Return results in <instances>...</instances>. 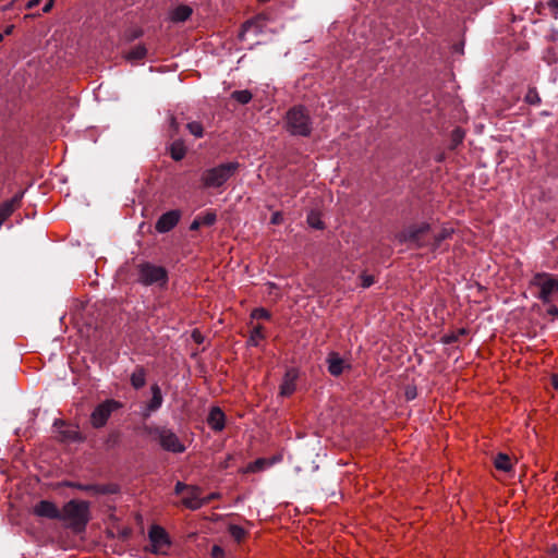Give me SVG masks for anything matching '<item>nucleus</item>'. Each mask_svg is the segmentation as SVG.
Wrapping results in <instances>:
<instances>
[{
  "mask_svg": "<svg viewBox=\"0 0 558 558\" xmlns=\"http://www.w3.org/2000/svg\"><path fill=\"white\" fill-rule=\"evenodd\" d=\"M202 226H213L217 220V215L214 211H207L203 216H198Z\"/></svg>",
  "mask_w": 558,
  "mask_h": 558,
  "instance_id": "7c9ffc66",
  "label": "nucleus"
},
{
  "mask_svg": "<svg viewBox=\"0 0 558 558\" xmlns=\"http://www.w3.org/2000/svg\"><path fill=\"white\" fill-rule=\"evenodd\" d=\"M202 226V223L199 222V219L198 217L194 219V221L191 223V227L190 229L191 230H197L199 227Z\"/></svg>",
  "mask_w": 558,
  "mask_h": 558,
  "instance_id": "37998d69",
  "label": "nucleus"
},
{
  "mask_svg": "<svg viewBox=\"0 0 558 558\" xmlns=\"http://www.w3.org/2000/svg\"><path fill=\"white\" fill-rule=\"evenodd\" d=\"M34 514L48 519H59L60 510L57 506L48 500L39 501L33 509Z\"/></svg>",
  "mask_w": 558,
  "mask_h": 558,
  "instance_id": "f8f14e48",
  "label": "nucleus"
},
{
  "mask_svg": "<svg viewBox=\"0 0 558 558\" xmlns=\"http://www.w3.org/2000/svg\"><path fill=\"white\" fill-rule=\"evenodd\" d=\"M80 488L83 490H86V492L94 493V494H106L109 492L105 486H97V485H84V486H80Z\"/></svg>",
  "mask_w": 558,
  "mask_h": 558,
  "instance_id": "72a5a7b5",
  "label": "nucleus"
},
{
  "mask_svg": "<svg viewBox=\"0 0 558 558\" xmlns=\"http://www.w3.org/2000/svg\"><path fill=\"white\" fill-rule=\"evenodd\" d=\"M202 490L197 486H190L182 498V504L191 510H197L204 506L202 502Z\"/></svg>",
  "mask_w": 558,
  "mask_h": 558,
  "instance_id": "9b49d317",
  "label": "nucleus"
},
{
  "mask_svg": "<svg viewBox=\"0 0 558 558\" xmlns=\"http://www.w3.org/2000/svg\"><path fill=\"white\" fill-rule=\"evenodd\" d=\"M150 391L151 399L147 404L148 413L145 414L146 416H148L150 412L157 411L162 405L163 401L161 389L157 384L151 385Z\"/></svg>",
  "mask_w": 558,
  "mask_h": 558,
  "instance_id": "a211bd4d",
  "label": "nucleus"
},
{
  "mask_svg": "<svg viewBox=\"0 0 558 558\" xmlns=\"http://www.w3.org/2000/svg\"><path fill=\"white\" fill-rule=\"evenodd\" d=\"M181 218V213L177 209L162 214L157 220L155 228L159 233H166L173 229Z\"/></svg>",
  "mask_w": 558,
  "mask_h": 558,
  "instance_id": "9d476101",
  "label": "nucleus"
},
{
  "mask_svg": "<svg viewBox=\"0 0 558 558\" xmlns=\"http://www.w3.org/2000/svg\"><path fill=\"white\" fill-rule=\"evenodd\" d=\"M264 328L262 325H256L253 327L252 331H251V337H250V340L248 342L252 344V345H257L258 344V341L264 339Z\"/></svg>",
  "mask_w": 558,
  "mask_h": 558,
  "instance_id": "a878e982",
  "label": "nucleus"
},
{
  "mask_svg": "<svg viewBox=\"0 0 558 558\" xmlns=\"http://www.w3.org/2000/svg\"><path fill=\"white\" fill-rule=\"evenodd\" d=\"M270 465L266 459L259 458L247 466L248 472H258Z\"/></svg>",
  "mask_w": 558,
  "mask_h": 558,
  "instance_id": "c756f323",
  "label": "nucleus"
},
{
  "mask_svg": "<svg viewBox=\"0 0 558 558\" xmlns=\"http://www.w3.org/2000/svg\"><path fill=\"white\" fill-rule=\"evenodd\" d=\"M551 558H558V554H557V553H555V554L551 556Z\"/></svg>",
  "mask_w": 558,
  "mask_h": 558,
  "instance_id": "864d4df0",
  "label": "nucleus"
},
{
  "mask_svg": "<svg viewBox=\"0 0 558 558\" xmlns=\"http://www.w3.org/2000/svg\"><path fill=\"white\" fill-rule=\"evenodd\" d=\"M231 98L234 99L235 101H238L241 105H246V104H248L252 100L253 95L247 89L234 90L231 94Z\"/></svg>",
  "mask_w": 558,
  "mask_h": 558,
  "instance_id": "393cba45",
  "label": "nucleus"
},
{
  "mask_svg": "<svg viewBox=\"0 0 558 558\" xmlns=\"http://www.w3.org/2000/svg\"><path fill=\"white\" fill-rule=\"evenodd\" d=\"M151 551L157 555H166L171 542L166 530L159 525H153L148 532Z\"/></svg>",
  "mask_w": 558,
  "mask_h": 558,
  "instance_id": "6e6552de",
  "label": "nucleus"
},
{
  "mask_svg": "<svg viewBox=\"0 0 558 558\" xmlns=\"http://www.w3.org/2000/svg\"><path fill=\"white\" fill-rule=\"evenodd\" d=\"M547 314L553 317H558V307L550 303L547 308Z\"/></svg>",
  "mask_w": 558,
  "mask_h": 558,
  "instance_id": "a19ab883",
  "label": "nucleus"
},
{
  "mask_svg": "<svg viewBox=\"0 0 558 558\" xmlns=\"http://www.w3.org/2000/svg\"><path fill=\"white\" fill-rule=\"evenodd\" d=\"M40 0H29L26 3V9H33L39 4Z\"/></svg>",
  "mask_w": 558,
  "mask_h": 558,
  "instance_id": "c03bdc74",
  "label": "nucleus"
},
{
  "mask_svg": "<svg viewBox=\"0 0 558 558\" xmlns=\"http://www.w3.org/2000/svg\"><path fill=\"white\" fill-rule=\"evenodd\" d=\"M160 446L174 453H181L185 451V446L179 439V437L171 429L160 428L157 430Z\"/></svg>",
  "mask_w": 558,
  "mask_h": 558,
  "instance_id": "1a4fd4ad",
  "label": "nucleus"
},
{
  "mask_svg": "<svg viewBox=\"0 0 558 558\" xmlns=\"http://www.w3.org/2000/svg\"><path fill=\"white\" fill-rule=\"evenodd\" d=\"M239 167V162L232 161L206 169L201 175L203 186L205 189L221 187L231 177L235 174Z\"/></svg>",
  "mask_w": 558,
  "mask_h": 558,
  "instance_id": "f03ea898",
  "label": "nucleus"
},
{
  "mask_svg": "<svg viewBox=\"0 0 558 558\" xmlns=\"http://www.w3.org/2000/svg\"><path fill=\"white\" fill-rule=\"evenodd\" d=\"M186 154V148L182 142H174L170 147L171 158L175 161H179L184 158Z\"/></svg>",
  "mask_w": 558,
  "mask_h": 558,
  "instance_id": "b1692460",
  "label": "nucleus"
},
{
  "mask_svg": "<svg viewBox=\"0 0 558 558\" xmlns=\"http://www.w3.org/2000/svg\"><path fill=\"white\" fill-rule=\"evenodd\" d=\"M60 424L63 429L60 430L61 439L64 441H73V442H81L84 440V437L78 430L77 426H65V424L60 421H56L54 425L57 426Z\"/></svg>",
  "mask_w": 558,
  "mask_h": 558,
  "instance_id": "2eb2a0df",
  "label": "nucleus"
},
{
  "mask_svg": "<svg viewBox=\"0 0 558 558\" xmlns=\"http://www.w3.org/2000/svg\"><path fill=\"white\" fill-rule=\"evenodd\" d=\"M282 220H283V217H282L281 213L276 211V213H274V214L271 215L270 222H271L272 225H280V223L282 222Z\"/></svg>",
  "mask_w": 558,
  "mask_h": 558,
  "instance_id": "4c0bfd02",
  "label": "nucleus"
},
{
  "mask_svg": "<svg viewBox=\"0 0 558 558\" xmlns=\"http://www.w3.org/2000/svg\"><path fill=\"white\" fill-rule=\"evenodd\" d=\"M228 530H229L230 535L236 542H241L246 535L245 530L240 525L231 524Z\"/></svg>",
  "mask_w": 558,
  "mask_h": 558,
  "instance_id": "bb28decb",
  "label": "nucleus"
},
{
  "mask_svg": "<svg viewBox=\"0 0 558 558\" xmlns=\"http://www.w3.org/2000/svg\"><path fill=\"white\" fill-rule=\"evenodd\" d=\"M192 14V9L187 5H180L175 8L171 13V20L174 22H184Z\"/></svg>",
  "mask_w": 558,
  "mask_h": 558,
  "instance_id": "4be33fe9",
  "label": "nucleus"
},
{
  "mask_svg": "<svg viewBox=\"0 0 558 558\" xmlns=\"http://www.w3.org/2000/svg\"><path fill=\"white\" fill-rule=\"evenodd\" d=\"M210 555H211V558H223L225 550L220 546L214 545L211 548Z\"/></svg>",
  "mask_w": 558,
  "mask_h": 558,
  "instance_id": "e433bc0d",
  "label": "nucleus"
},
{
  "mask_svg": "<svg viewBox=\"0 0 558 558\" xmlns=\"http://www.w3.org/2000/svg\"><path fill=\"white\" fill-rule=\"evenodd\" d=\"M557 243H558V235H557V236H556V239L553 241V244H554V245H557Z\"/></svg>",
  "mask_w": 558,
  "mask_h": 558,
  "instance_id": "3c124183",
  "label": "nucleus"
},
{
  "mask_svg": "<svg viewBox=\"0 0 558 558\" xmlns=\"http://www.w3.org/2000/svg\"><path fill=\"white\" fill-rule=\"evenodd\" d=\"M453 340H454V338H453V337H450V338H448V339H447V342H451V341H453Z\"/></svg>",
  "mask_w": 558,
  "mask_h": 558,
  "instance_id": "603ef678",
  "label": "nucleus"
},
{
  "mask_svg": "<svg viewBox=\"0 0 558 558\" xmlns=\"http://www.w3.org/2000/svg\"><path fill=\"white\" fill-rule=\"evenodd\" d=\"M328 372L332 376H339L343 373L345 368H349L350 365L345 363V361L336 352H331L327 356Z\"/></svg>",
  "mask_w": 558,
  "mask_h": 558,
  "instance_id": "4468645a",
  "label": "nucleus"
},
{
  "mask_svg": "<svg viewBox=\"0 0 558 558\" xmlns=\"http://www.w3.org/2000/svg\"><path fill=\"white\" fill-rule=\"evenodd\" d=\"M137 281L144 286L156 284L165 287L168 282V272L161 267L150 263H142L137 266Z\"/></svg>",
  "mask_w": 558,
  "mask_h": 558,
  "instance_id": "39448f33",
  "label": "nucleus"
},
{
  "mask_svg": "<svg viewBox=\"0 0 558 558\" xmlns=\"http://www.w3.org/2000/svg\"><path fill=\"white\" fill-rule=\"evenodd\" d=\"M3 39V34H0V41H2Z\"/></svg>",
  "mask_w": 558,
  "mask_h": 558,
  "instance_id": "6e6d98bb",
  "label": "nucleus"
},
{
  "mask_svg": "<svg viewBox=\"0 0 558 558\" xmlns=\"http://www.w3.org/2000/svg\"><path fill=\"white\" fill-rule=\"evenodd\" d=\"M147 54V49L143 45H137L133 47L129 52L125 54V59L130 62H137L142 59H144Z\"/></svg>",
  "mask_w": 558,
  "mask_h": 558,
  "instance_id": "aec40b11",
  "label": "nucleus"
},
{
  "mask_svg": "<svg viewBox=\"0 0 558 558\" xmlns=\"http://www.w3.org/2000/svg\"><path fill=\"white\" fill-rule=\"evenodd\" d=\"M172 125H175V119L172 118Z\"/></svg>",
  "mask_w": 558,
  "mask_h": 558,
  "instance_id": "5fc2aeb1",
  "label": "nucleus"
},
{
  "mask_svg": "<svg viewBox=\"0 0 558 558\" xmlns=\"http://www.w3.org/2000/svg\"><path fill=\"white\" fill-rule=\"evenodd\" d=\"M374 283V277L371 275H362L361 276V286L363 288H369Z\"/></svg>",
  "mask_w": 558,
  "mask_h": 558,
  "instance_id": "c9c22d12",
  "label": "nucleus"
},
{
  "mask_svg": "<svg viewBox=\"0 0 558 558\" xmlns=\"http://www.w3.org/2000/svg\"><path fill=\"white\" fill-rule=\"evenodd\" d=\"M452 229L442 228L434 232L430 230V250H436L440 246L441 242L450 238Z\"/></svg>",
  "mask_w": 558,
  "mask_h": 558,
  "instance_id": "6ab92c4d",
  "label": "nucleus"
},
{
  "mask_svg": "<svg viewBox=\"0 0 558 558\" xmlns=\"http://www.w3.org/2000/svg\"><path fill=\"white\" fill-rule=\"evenodd\" d=\"M400 242L411 243L415 247H429L430 248V226L422 223L413 226L404 230L399 235Z\"/></svg>",
  "mask_w": 558,
  "mask_h": 558,
  "instance_id": "423d86ee",
  "label": "nucleus"
},
{
  "mask_svg": "<svg viewBox=\"0 0 558 558\" xmlns=\"http://www.w3.org/2000/svg\"><path fill=\"white\" fill-rule=\"evenodd\" d=\"M189 487H190L189 485H185L182 482H178L175 484L174 492H175V494H181L183 492H186Z\"/></svg>",
  "mask_w": 558,
  "mask_h": 558,
  "instance_id": "ea45409f",
  "label": "nucleus"
},
{
  "mask_svg": "<svg viewBox=\"0 0 558 558\" xmlns=\"http://www.w3.org/2000/svg\"><path fill=\"white\" fill-rule=\"evenodd\" d=\"M187 130L191 134H193L195 137L199 138L204 135V129L202 123L197 121H192L186 124Z\"/></svg>",
  "mask_w": 558,
  "mask_h": 558,
  "instance_id": "cd10ccee",
  "label": "nucleus"
},
{
  "mask_svg": "<svg viewBox=\"0 0 558 558\" xmlns=\"http://www.w3.org/2000/svg\"><path fill=\"white\" fill-rule=\"evenodd\" d=\"M307 222L314 229H317V230L324 229V223L317 214L311 213L307 216Z\"/></svg>",
  "mask_w": 558,
  "mask_h": 558,
  "instance_id": "2f4dec72",
  "label": "nucleus"
},
{
  "mask_svg": "<svg viewBox=\"0 0 558 558\" xmlns=\"http://www.w3.org/2000/svg\"><path fill=\"white\" fill-rule=\"evenodd\" d=\"M52 7H53V0H48L47 3L45 4V7L43 8V11L45 13H48Z\"/></svg>",
  "mask_w": 558,
  "mask_h": 558,
  "instance_id": "a18cd8bd",
  "label": "nucleus"
},
{
  "mask_svg": "<svg viewBox=\"0 0 558 558\" xmlns=\"http://www.w3.org/2000/svg\"><path fill=\"white\" fill-rule=\"evenodd\" d=\"M495 466L497 470L509 472L512 468L510 458L505 453H498L495 458Z\"/></svg>",
  "mask_w": 558,
  "mask_h": 558,
  "instance_id": "5701e85b",
  "label": "nucleus"
},
{
  "mask_svg": "<svg viewBox=\"0 0 558 558\" xmlns=\"http://www.w3.org/2000/svg\"><path fill=\"white\" fill-rule=\"evenodd\" d=\"M22 195H15L0 205V227L21 204Z\"/></svg>",
  "mask_w": 558,
  "mask_h": 558,
  "instance_id": "dca6fc26",
  "label": "nucleus"
},
{
  "mask_svg": "<svg viewBox=\"0 0 558 558\" xmlns=\"http://www.w3.org/2000/svg\"><path fill=\"white\" fill-rule=\"evenodd\" d=\"M531 286L537 288L536 298L545 304L553 303L558 295V277L551 274H535L531 280Z\"/></svg>",
  "mask_w": 558,
  "mask_h": 558,
  "instance_id": "20e7f679",
  "label": "nucleus"
},
{
  "mask_svg": "<svg viewBox=\"0 0 558 558\" xmlns=\"http://www.w3.org/2000/svg\"><path fill=\"white\" fill-rule=\"evenodd\" d=\"M298 371L294 368H290L286 372L282 383L280 385V395L283 397L291 396L296 387V379H298Z\"/></svg>",
  "mask_w": 558,
  "mask_h": 558,
  "instance_id": "ddd939ff",
  "label": "nucleus"
},
{
  "mask_svg": "<svg viewBox=\"0 0 558 558\" xmlns=\"http://www.w3.org/2000/svg\"><path fill=\"white\" fill-rule=\"evenodd\" d=\"M247 26H248V23H246V24H244V25H243V32L241 33V37L243 36V34H244V32L246 31Z\"/></svg>",
  "mask_w": 558,
  "mask_h": 558,
  "instance_id": "8fccbe9b",
  "label": "nucleus"
},
{
  "mask_svg": "<svg viewBox=\"0 0 558 558\" xmlns=\"http://www.w3.org/2000/svg\"><path fill=\"white\" fill-rule=\"evenodd\" d=\"M548 7L557 13L558 12V0H549Z\"/></svg>",
  "mask_w": 558,
  "mask_h": 558,
  "instance_id": "79ce46f5",
  "label": "nucleus"
},
{
  "mask_svg": "<svg viewBox=\"0 0 558 558\" xmlns=\"http://www.w3.org/2000/svg\"><path fill=\"white\" fill-rule=\"evenodd\" d=\"M122 408V404L113 399H107L98 404L90 414V424L94 428H101L106 425L111 414Z\"/></svg>",
  "mask_w": 558,
  "mask_h": 558,
  "instance_id": "0eeeda50",
  "label": "nucleus"
},
{
  "mask_svg": "<svg viewBox=\"0 0 558 558\" xmlns=\"http://www.w3.org/2000/svg\"><path fill=\"white\" fill-rule=\"evenodd\" d=\"M251 317L255 319H269L270 313L263 307H258L252 312Z\"/></svg>",
  "mask_w": 558,
  "mask_h": 558,
  "instance_id": "473e14b6",
  "label": "nucleus"
},
{
  "mask_svg": "<svg viewBox=\"0 0 558 558\" xmlns=\"http://www.w3.org/2000/svg\"><path fill=\"white\" fill-rule=\"evenodd\" d=\"M551 381H553L554 387L556 389H558V377L557 376H553Z\"/></svg>",
  "mask_w": 558,
  "mask_h": 558,
  "instance_id": "de8ad7c7",
  "label": "nucleus"
},
{
  "mask_svg": "<svg viewBox=\"0 0 558 558\" xmlns=\"http://www.w3.org/2000/svg\"><path fill=\"white\" fill-rule=\"evenodd\" d=\"M89 506L86 501L70 500L60 511L59 520L68 523L75 532H82L89 520Z\"/></svg>",
  "mask_w": 558,
  "mask_h": 558,
  "instance_id": "f257e3e1",
  "label": "nucleus"
},
{
  "mask_svg": "<svg viewBox=\"0 0 558 558\" xmlns=\"http://www.w3.org/2000/svg\"><path fill=\"white\" fill-rule=\"evenodd\" d=\"M12 29H13V26H12V25H11V26H8V27H7V29H5V32H4V34H7V35L11 34Z\"/></svg>",
  "mask_w": 558,
  "mask_h": 558,
  "instance_id": "09e8293b",
  "label": "nucleus"
},
{
  "mask_svg": "<svg viewBox=\"0 0 558 558\" xmlns=\"http://www.w3.org/2000/svg\"><path fill=\"white\" fill-rule=\"evenodd\" d=\"M463 138H464V132L460 128H457L452 131L451 141H452L453 146H457L460 143H462Z\"/></svg>",
  "mask_w": 558,
  "mask_h": 558,
  "instance_id": "f704fd0d",
  "label": "nucleus"
},
{
  "mask_svg": "<svg viewBox=\"0 0 558 558\" xmlns=\"http://www.w3.org/2000/svg\"><path fill=\"white\" fill-rule=\"evenodd\" d=\"M207 423L211 429L220 432L225 427V413L218 407H214L207 417Z\"/></svg>",
  "mask_w": 558,
  "mask_h": 558,
  "instance_id": "f3484780",
  "label": "nucleus"
},
{
  "mask_svg": "<svg viewBox=\"0 0 558 558\" xmlns=\"http://www.w3.org/2000/svg\"><path fill=\"white\" fill-rule=\"evenodd\" d=\"M524 100L529 105H539L541 104V97L535 87L529 88V90L524 97Z\"/></svg>",
  "mask_w": 558,
  "mask_h": 558,
  "instance_id": "c85d7f7f",
  "label": "nucleus"
},
{
  "mask_svg": "<svg viewBox=\"0 0 558 558\" xmlns=\"http://www.w3.org/2000/svg\"><path fill=\"white\" fill-rule=\"evenodd\" d=\"M192 336H193V338H194V340H195L196 342H198V343H199V342L202 341V340H201V333H199L198 331H194Z\"/></svg>",
  "mask_w": 558,
  "mask_h": 558,
  "instance_id": "49530a36",
  "label": "nucleus"
},
{
  "mask_svg": "<svg viewBox=\"0 0 558 558\" xmlns=\"http://www.w3.org/2000/svg\"><path fill=\"white\" fill-rule=\"evenodd\" d=\"M286 125L292 135L308 136L312 132V120L303 106H294L288 110Z\"/></svg>",
  "mask_w": 558,
  "mask_h": 558,
  "instance_id": "7ed1b4c3",
  "label": "nucleus"
},
{
  "mask_svg": "<svg viewBox=\"0 0 558 558\" xmlns=\"http://www.w3.org/2000/svg\"><path fill=\"white\" fill-rule=\"evenodd\" d=\"M131 384L135 389H140L146 384V373L143 367H136L131 375Z\"/></svg>",
  "mask_w": 558,
  "mask_h": 558,
  "instance_id": "412c9836",
  "label": "nucleus"
},
{
  "mask_svg": "<svg viewBox=\"0 0 558 558\" xmlns=\"http://www.w3.org/2000/svg\"><path fill=\"white\" fill-rule=\"evenodd\" d=\"M220 495L218 493H211L206 497H202V502L205 505H208L211 500L219 498Z\"/></svg>",
  "mask_w": 558,
  "mask_h": 558,
  "instance_id": "58836bf2",
  "label": "nucleus"
}]
</instances>
